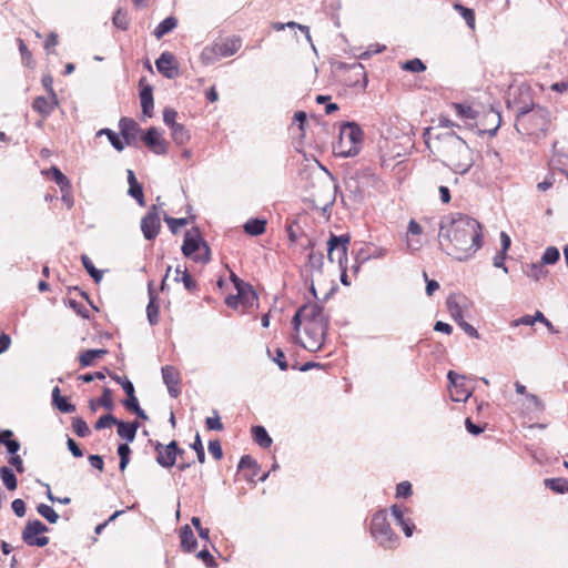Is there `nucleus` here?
<instances>
[{"label":"nucleus","instance_id":"51","mask_svg":"<svg viewBox=\"0 0 568 568\" xmlns=\"http://www.w3.org/2000/svg\"><path fill=\"white\" fill-rule=\"evenodd\" d=\"M18 44H19V51L21 54L22 62L26 65L30 67L33 63L32 53L30 52V50L28 49V47L26 45V43L22 39H18Z\"/></svg>","mask_w":568,"mask_h":568},{"label":"nucleus","instance_id":"62","mask_svg":"<svg viewBox=\"0 0 568 568\" xmlns=\"http://www.w3.org/2000/svg\"><path fill=\"white\" fill-rule=\"evenodd\" d=\"M11 507L18 517H23L26 515V504L22 499H14Z\"/></svg>","mask_w":568,"mask_h":568},{"label":"nucleus","instance_id":"36","mask_svg":"<svg viewBox=\"0 0 568 568\" xmlns=\"http://www.w3.org/2000/svg\"><path fill=\"white\" fill-rule=\"evenodd\" d=\"M545 486L558 494L568 493V480L565 478H547Z\"/></svg>","mask_w":568,"mask_h":568},{"label":"nucleus","instance_id":"44","mask_svg":"<svg viewBox=\"0 0 568 568\" xmlns=\"http://www.w3.org/2000/svg\"><path fill=\"white\" fill-rule=\"evenodd\" d=\"M560 257L559 251L555 246H549L542 254V264H555Z\"/></svg>","mask_w":568,"mask_h":568},{"label":"nucleus","instance_id":"12","mask_svg":"<svg viewBox=\"0 0 568 568\" xmlns=\"http://www.w3.org/2000/svg\"><path fill=\"white\" fill-rule=\"evenodd\" d=\"M161 229V219L156 205H152L141 220V231L148 241L154 240Z\"/></svg>","mask_w":568,"mask_h":568},{"label":"nucleus","instance_id":"21","mask_svg":"<svg viewBox=\"0 0 568 568\" xmlns=\"http://www.w3.org/2000/svg\"><path fill=\"white\" fill-rule=\"evenodd\" d=\"M58 106L57 94L52 93L49 97H38L32 103V109L42 118H48Z\"/></svg>","mask_w":568,"mask_h":568},{"label":"nucleus","instance_id":"43","mask_svg":"<svg viewBox=\"0 0 568 568\" xmlns=\"http://www.w3.org/2000/svg\"><path fill=\"white\" fill-rule=\"evenodd\" d=\"M324 264V255L322 252L312 251L308 255V265L314 271H322Z\"/></svg>","mask_w":568,"mask_h":568},{"label":"nucleus","instance_id":"37","mask_svg":"<svg viewBox=\"0 0 568 568\" xmlns=\"http://www.w3.org/2000/svg\"><path fill=\"white\" fill-rule=\"evenodd\" d=\"M453 108L456 115L462 120H475L477 116V112L469 105L454 103Z\"/></svg>","mask_w":568,"mask_h":568},{"label":"nucleus","instance_id":"46","mask_svg":"<svg viewBox=\"0 0 568 568\" xmlns=\"http://www.w3.org/2000/svg\"><path fill=\"white\" fill-rule=\"evenodd\" d=\"M544 265L542 262L541 263H536V264H531L527 271V275L531 278H534L535 281H538L542 277L546 276L547 272L546 270L544 268Z\"/></svg>","mask_w":568,"mask_h":568},{"label":"nucleus","instance_id":"17","mask_svg":"<svg viewBox=\"0 0 568 568\" xmlns=\"http://www.w3.org/2000/svg\"><path fill=\"white\" fill-rule=\"evenodd\" d=\"M142 140L153 153L158 155L166 154L168 142L155 128H150L142 136Z\"/></svg>","mask_w":568,"mask_h":568},{"label":"nucleus","instance_id":"27","mask_svg":"<svg viewBox=\"0 0 568 568\" xmlns=\"http://www.w3.org/2000/svg\"><path fill=\"white\" fill-rule=\"evenodd\" d=\"M13 433L9 429L0 430V445H4L7 447L8 453L11 455H17V452L20 449V443L16 439H12Z\"/></svg>","mask_w":568,"mask_h":568},{"label":"nucleus","instance_id":"49","mask_svg":"<svg viewBox=\"0 0 568 568\" xmlns=\"http://www.w3.org/2000/svg\"><path fill=\"white\" fill-rule=\"evenodd\" d=\"M205 425L209 430H222L223 424L216 410L213 412V416L206 417Z\"/></svg>","mask_w":568,"mask_h":568},{"label":"nucleus","instance_id":"9","mask_svg":"<svg viewBox=\"0 0 568 568\" xmlns=\"http://www.w3.org/2000/svg\"><path fill=\"white\" fill-rule=\"evenodd\" d=\"M234 283L237 293L235 295H229L225 298V304L232 308H239L241 306L245 312L256 304L257 295L251 285L244 284L237 278H234Z\"/></svg>","mask_w":568,"mask_h":568},{"label":"nucleus","instance_id":"7","mask_svg":"<svg viewBox=\"0 0 568 568\" xmlns=\"http://www.w3.org/2000/svg\"><path fill=\"white\" fill-rule=\"evenodd\" d=\"M516 112V126L518 130L523 128L527 134L531 133L527 126L529 122H534L536 129H542L546 125V110L539 106L536 108L532 102L517 106Z\"/></svg>","mask_w":568,"mask_h":568},{"label":"nucleus","instance_id":"56","mask_svg":"<svg viewBox=\"0 0 568 568\" xmlns=\"http://www.w3.org/2000/svg\"><path fill=\"white\" fill-rule=\"evenodd\" d=\"M113 24L121 30H126L129 26L126 14L118 10L113 16Z\"/></svg>","mask_w":568,"mask_h":568},{"label":"nucleus","instance_id":"14","mask_svg":"<svg viewBox=\"0 0 568 568\" xmlns=\"http://www.w3.org/2000/svg\"><path fill=\"white\" fill-rule=\"evenodd\" d=\"M446 306L450 316L456 322L464 318L465 313L468 312L471 306V302L464 294L454 293L447 296Z\"/></svg>","mask_w":568,"mask_h":568},{"label":"nucleus","instance_id":"5","mask_svg":"<svg viewBox=\"0 0 568 568\" xmlns=\"http://www.w3.org/2000/svg\"><path fill=\"white\" fill-rule=\"evenodd\" d=\"M242 47V39L237 36L225 38L205 47L201 52V59L204 63L210 64L222 58L232 57Z\"/></svg>","mask_w":568,"mask_h":568},{"label":"nucleus","instance_id":"61","mask_svg":"<svg viewBox=\"0 0 568 568\" xmlns=\"http://www.w3.org/2000/svg\"><path fill=\"white\" fill-rule=\"evenodd\" d=\"M412 494V485L408 481H402L397 485L396 496L408 497Z\"/></svg>","mask_w":568,"mask_h":568},{"label":"nucleus","instance_id":"41","mask_svg":"<svg viewBox=\"0 0 568 568\" xmlns=\"http://www.w3.org/2000/svg\"><path fill=\"white\" fill-rule=\"evenodd\" d=\"M81 261L83 267L91 275L94 282L99 283L102 280V272L94 267L92 261L87 255H82Z\"/></svg>","mask_w":568,"mask_h":568},{"label":"nucleus","instance_id":"59","mask_svg":"<svg viewBox=\"0 0 568 568\" xmlns=\"http://www.w3.org/2000/svg\"><path fill=\"white\" fill-rule=\"evenodd\" d=\"M209 452L216 460L223 457L222 446L219 440H211L209 443Z\"/></svg>","mask_w":568,"mask_h":568},{"label":"nucleus","instance_id":"38","mask_svg":"<svg viewBox=\"0 0 568 568\" xmlns=\"http://www.w3.org/2000/svg\"><path fill=\"white\" fill-rule=\"evenodd\" d=\"M103 134L108 136V140L110 141V143L116 151H122L124 149L125 143H123V141L120 139V136L115 132H113L110 129H101L98 132V135H103Z\"/></svg>","mask_w":568,"mask_h":568},{"label":"nucleus","instance_id":"63","mask_svg":"<svg viewBox=\"0 0 568 568\" xmlns=\"http://www.w3.org/2000/svg\"><path fill=\"white\" fill-rule=\"evenodd\" d=\"M54 405L59 410L63 413H73L75 410V406L68 403L64 397L60 398L58 402H54Z\"/></svg>","mask_w":568,"mask_h":568},{"label":"nucleus","instance_id":"4","mask_svg":"<svg viewBox=\"0 0 568 568\" xmlns=\"http://www.w3.org/2000/svg\"><path fill=\"white\" fill-rule=\"evenodd\" d=\"M364 140V132L355 122H346L339 129L338 141L333 145V152L339 158H351L358 154Z\"/></svg>","mask_w":568,"mask_h":568},{"label":"nucleus","instance_id":"52","mask_svg":"<svg viewBox=\"0 0 568 568\" xmlns=\"http://www.w3.org/2000/svg\"><path fill=\"white\" fill-rule=\"evenodd\" d=\"M403 69L407 70V71H410V72L418 73V72H423L426 69V67L422 62V60L416 58V59H412V60L406 61L403 64Z\"/></svg>","mask_w":568,"mask_h":568},{"label":"nucleus","instance_id":"42","mask_svg":"<svg viewBox=\"0 0 568 568\" xmlns=\"http://www.w3.org/2000/svg\"><path fill=\"white\" fill-rule=\"evenodd\" d=\"M72 429L79 437H88L91 434L88 424L80 417L73 419Z\"/></svg>","mask_w":568,"mask_h":568},{"label":"nucleus","instance_id":"25","mask_svg":"<svg viewBox=\"0 0 568 568\" xmlns=\"http://www.w3.org/2000/svg\"><path fill=\"white\" fill-rule=\"evenodd\" d=\"M244 231L251 236H258L265 232L266 221L263 219H250L244 224Z\"/></svg>","mask_w":568,"mask_h":568},{"label":"nucleus","instance_id":"55","mask_svg":"<svg viewBox=\"0 0 568 568\" xmlns=\"http://www.w3.org/2000/svg\"><path fill=\"white\" fill-rule=\"evenodd\" d=\"M178 112L173 109H165L163 112V122L170 129H173L179 123L176 122Z\"/></svg>","mask_w":568,"mask_h":568},{"label":"nucleus","instance_id":"28","mask_svg":"<svg viewBox=\"0 0 568 568\" xmlns=\"http://www.w3.org/2000/svg\"><path fill=\"white\" fill-rule=\"evenodd\" d=\"M178 26V20L174 17H168L158 24L153 34L156 39L163 38L166 33L173 31Z\"/></svg>","mask_w":568,"mask_h":568},{"label":"nucleus","instance_id":"58","mask_svg":"<svg viewBox=\"0 0 568 568\" xmlns=\"http://www.w3.org/2000/svg\"><path fill=\"white\" fill-rule=\"evenodd\" d=\"M456 323L470 337H474V338H478L479 337V334H478L477 329L473 325H470L469 323L464 321V318H460L459 321H456Z\"/></svg>","mask_w":568,"mask_h":568},{"label":"nucleus","instance_id":"1","mask_svg":"<svg viewBox=\"0 0 568 568\" xmlns=\"http://www.w3.org/2000/svg\"><path fill=\"white\" fill-rule=\"evenodd\" d=\"M438 243L448 255L466 261L483 246L481 225L468 215H447L439 224Z\"/></svg>","mask_w":568,"mask_h":568},{"label":"nucleus","instance_id":"11","mask_svg":"<svg viewBox=\"0 0 568 568\" xmlns=\"http://www.w3.org/2000/svg\"><path fill=\"white\" fill-rule=\"evenodd\" d=\"M348 235H331L327 241V257L329 262H336L338 266L347 265Z\"/></svg>","mask_w":568,"mask_h":568},{"label":"nucleus","instance_id":"10","mask_svg":"<svg viewBox=\"0 0 568 568\" xmlns=\"http://www.w3.org/2000/svg\"><path fill=\"white\" fill-rule=\"evenodd\" d=\"M49 531L48 526L42 521L34 519L27 521L22 530V540L31 547H44L49 544V538L44 536Z\"/></svg>","mask_w":568,"mask_h":568},{"label":"nucleus","instance_id":"2","mask_svg":"<svg viewBox=\"0 0 568 568\" xmlns=\"http://www.w3.org/2000/svg\"><path fill=\"white\" fill-rule=\"evenodd\" d=\"M292 324L296 337L303 325L304 337L300 342L305 349L310 352L321 349L328 327V318L321 305L317 303L303 305L293 316Z\"/></svg>","mask_w":568,"mask_h":568},{"label":"nucleus","instance_id":"57","mask_svg":"<svg viewBox=\"0 0 568 568\" xmlns=\"http://www.w3.org/2000/svg\"><path fill=\"white\" fill-rule=\"evenodd\" d=\"M239 468L244 470V469H258V465L256 464V462L248 455H245L241 458L240 460V464H239Z\"/></svg>","mask_w":568,"mask_h":568},{"label":"nucleus","instance_id":"20","mask_svg":"<svg viewBox=\"0 0 568 568\" xmlns=\"http://www.w3.org/2000/svg\"><path fill=\"white\" fill-rule=\"evenodd\" d=\"M423 227L415 220H410L408 223L407 235H406V247L410 252H415L423 246Z\"/></svg>","mask_w":568,"mask_h":568},{"label":"nucleus","instance_id":"22","mask_svg":"<svg viewBox=\"0 0 568 568\" xmlns=\"http://www.w3.org/2000/svg\"><path fill=\"white\" fill-rule=\"evenodd\" d=\"M119 129L125 140V144L130 145L138 134L139 125L133 119L121 118L119 121Z\"/></svg>","mask_w":568,"mask_h":568},{"label":"nucleus","instance_id":"48","mask_svg":"<svg viewBox=\"0 0 568 568\" xmlns=\"http://www.w3.org/2000/svg\"><path fill=\"white\" fill-rule=\"evenodd\" d=\"M164 221L166 222L170 231L174 234L178 233L181 227H183L187 224V220L184 217L175 219V217L165 216Z\"/></svg>","mask_w":568,"mask_h":568},{"label":"nucleus","instance_id":"50","mask_svg":"<svg viewBox=\"0 0 568 568\" xmlns=\"http://www.w3.org/2000/svg\"><path fill=\"white\" fill-rule=\"evenodd\" d=\"M98 404L102 407H104L108 410L113 409V398H112V392L109 388H104L102 392V395L100 396Z\"/></svg>","mask_w":568,"mask_h":568},{"label":"nucleus","instance_id":"64","mask_svg":"<svg viewBox=\"0 0 568 568\" xmlns=\"http://www.w3.org/2000/svg\"><path fill=\"white\" fill-rule=\"evenodd\" d=\"M505 258H506V253L498 252L493 258V264L495 267L503 268L505 273H508V268L505 265Z\"/></svg>","mask_w":568,"mask_h":568},{"label":"nucleus","instance_id":"35","mask_svg":"<svg viewBox=\"0 0 568 568\" xmlns=\"http://www.w3.org/2000/svg\"><path fill=\"white\" fill-rule=\"evenodd\" d=\"M0 477L7 489L14 490L17 488V477L11 468L7 466L0 467Z\"/></svg>","mask_w":568,"mask_h":568},{"label":"nucleus","instance_id":"54","mask_svg":"<svg viewBox=\"0 0 568 568\" xmlns=\"http://www.w3.org/2000/svg\"><path fill=\"white\" fill-rule=\"evenodd\" d=\"M176 273L181 274V281L187 291L193 292L196 288V282L186 271L181 272L176 268Z\"/></svg>","mask_w":568,"mask_h":568},{"label":"nucleus","instance_id":"29","mask_svg":"<svg viewBox=\"0 0 568 568\" xmlns=\"http://www.w3.org/2000/svg\"><path fill=\"white\" fill-rule=\"evenodd\" d=\"M105 354V349H87L79 356L80 365L88 367L92 365L95 359L103 357Z\"/></svg>","mask_w":568,"mask_h":568},{"label":"nucleus","instance_id":"23","mask_svg":"<svg viewBox=\"0 0 568 568\" xmlns=\"http://www.w3.org/2000/svg\"><path fill=\"white\" fill-rule=\"evenodd\" d=\"M181 547L184 551L192 552L196 549L197 541L189 525L180 529Z\"/></svg>","mask_w":568,"mask_h":568},{"label":"nucleus","instance_id":"15","mask_svg":"<svg viewBox=\"0 0 568 568\" xmlns=\"http://www.w3.org/2000/svg\"><path fill=\"white\" fill-rule=\"evenodd\" d=\"M449 381L450 397L454 402H465L470 396V389L465 385V377L449 371L447 374Z\"/></svg>","mask_w":568,"mask_h":568},{"label":"nucleus","instance_id":"8","mask_svg":"<svg viewBox=\"0 0 568 568\" xmlns=\"http://www.w3.org/2000/svg\"><path fill=\"white\" fill-rule=\"evenodd\" d=\"M371 534L384 547H392L396 536L387 523L385 510L377 511L371 520Z\"/></svg>","mask_w":568,"mask_h":568},{"label":"nucleus","instance_id":"40","mask_svg":"<svg viewBox=\"0 0 568 568\" xmlns=\"http://www.w3.org/2000/svg\"><path fill=\"white\" fill-rule=\"evenodd\" d=\"M37 511L50 524H55L59 519V515L55 513V510L47 504L38 505Z\"/></svg>","mask_w":568,"mask_h":568},{"label":"nucleus","instance_id":"16","mask_svg":"<svg viewBox=\"0 0 568 568\" xmlns=\"http://www.w3.org/2000/svg\"><path fill=\"white\" fill-rule=\"evenodd\" d=\"M387 254H388V250L386 247L378 246L373 243H364L355 252V261L357 263L356 271L358 270L361 264H363L369 260L383 258Z\"/></svg>","mask_w":568,"mask_h":568},{"label":"nucleus","instance_id":"33","mask_svg":"<svg viewBox=\"0 0 568 568\" xmlns=\"http://www.w3.org/2000/svg\"><path fill=\"white\" fill-rule=\"evenodd\" d=\"M150 301L146 306V315L151 325H155L159 322V304L156 297L151 290H149Z\"/></svg>","mask_w":568,"mask_h":568},{"label":"nucleus","instance_id":"6","mask_svg":"<svg viewBox=\"0 0 568 568\" xmlns=\"http://www.w3.org/2000/svg\"><path fill=\"white\" fill-rule=\"evenodd\" d=\"M182 253L195 262L207 263L210 261V248L202 240L197 229H192L185 233Z\"/></svg>","mask_w":568,"mask_h":568},{"label":"nucleus","instance_id":"31","mask_svg":"<svg viewBox=\"0 0 568 568\" xmlns=\"http://www.w3.org/2000/svg\"><path fill=\"white\" fill-rule=\"evenodd\" d=\"M171 136L178 145H184L191 139L190 131L181 123L171 129Z\"/></svg>","mask_w":568,"mask_h":568},{"label":"nucleus","instance_id":"19","mask_svg":"<svg viewBox=\"0 0 568 568\" xmlns=\"http://www.w3.org/2000/svg\"><path fill=\"white\" fill-rule=\"evenodd\" d=\"M158 71L168 79H173L179 74L175 57L171 52H163L155 61Z\"/></svg>","mask_w":568,"mask_h":568},{"label":"nucleus","instance_id":"13","mask_svg":"<svg viewBox=\"0 0 568 568\" xmlns=\"http://www.w3.org/2000/svg\"><path fill=\"white\" fill-rule=\"evenodd\" d=\"M155 452L156 462L164 468L174 466L178 455L183 453V450L179 448L176 442L174 440L168 445L156 443Z\"/></svg>","mask_w":568,"mask_h":568},{"label":"nucleus","instance_id":"32","mask_svg":"<svg viewBox=\"0 0 568 568\" xmlns=\"http://www.w3.org/2000/svg\"><path fill=\"white\" fill-rule=\"evenodd\" d=\"M252 435L256 444L263 448H268L272 445V438L263 426L252 427Z\"/></svg>","mask_w":568,"mask_h":568},{"label":"nucleus","instance_id":"47","mask_svg":"<svg viewBox=\"0 0 568 568\" xmlns=\"http://www.w3.org/2000/svg\"><path fill=\"white\" fill-rule=\"evenodd\" d=\"M118 422H119V420H118L113 415H111V414H106V415L101 416V417L97 420V423H95V425H94V428H95L97 430H100V429H103V428L110 427V426H112V425H116V424H118Z\"/></svg>","mask_w":568,"mask_h":568},{"label":"nucleus","instance_id":"39","mask_svg":"<svg viewBox=\"0 0 568 568\" xmlns=\"http://www.w3.org/2000/svg\"><path fill=\"white\" fill-rule=\"evenodd\" d=\"M454 8L456 11L460 13V16L465 19L467 26L474 30L475 29V13L474 10L462 6L460 3H455Z\"/></svg>","mask_w":568,"mask_h":568},{"label":"nucleus","instance_id":"60","mask_svg":"<svg viewBox=\"0 0 568 568\" xmlns=\"http://www.w3.org/2000/svg\"><path fill=\"white\" fill-rule=\"evenodd\" d=\"M273 359L278 365L281 371H286L288 368V364L285 359V354L281 348L275 349V356L273 357Z\"/></svg>","mask_w":568,"mask_h":568},{"label":"nucleus","instance_id":"30","mask_svg":"<svg viewBox=\"0 0 568 568\" xmlns=\"http://www.w3.org/2000/svg\"><path fill=\"white\" fill-rule=\"evenodd\" d=\"M521 405L524 407L523 409L525 414L540 413L544 409V406L539 398L532 394H527Z\"/></svg>","mask_w":568,"mask_h":568},{"label":"nucleus","instance_id":"53","mask_svg":"<svg viewBox=\"0 0 568 568\" xmlns=\"http://www.w3.org/2000/svg\"><path fill=\"white\" fill-rule=\"evenodd\" d=\"M191 448L195 450L197 460L203 464L205 462V453L204 447L199 434L195 435L194 442L191 445Z\"/></svg>","mask_w":568,"mask_h":568},{"label":"nucleus","instance_id":"3","mask_svg":"<svg viewBox=\"0 0 568 568\" xmlns=\"http://www.w3.org/2000/svg\"><path fill=\"white\" fill-rule=\"evenodd\" d=\"M445 163L457 174L467 173L474 165L473 150L456 134H448L443 141Z\"/></svg>","mask_w":568,"mask_h":568},{"label":"nucleus","instance_id":"34","mask_svg":"<svg viewBox=\"0 0 568 568\" xmlns=\"http://www.w3.org/2000/svg\"><path fill=\"white\" fill-rule=\"evenodd\" d=\"M48 173L52 175L61 192H67L71 189L70 180L57 166H51Z\"/></svg>","mask_w":568,"mask_h":568},{"label":"nucleus","instance_id":"45","mask_svg":"<svg viewBox=\"0 0 568 568\" xmlns=\"http://www.w3.org/2000/svg\"><path fill=\"white\" fill-rule=\"evenodd\" d=\"M128 193H129L130 196H132L133 199L136 200V202H138V204L140 206H144L145 205L143 189H142V185L140 183L130 185L129 190H128Z\"/></svg>","mask_w":568,"mask_h":568},{"label":"nucleus","instance_id":"18","mask_svg":"<svg viewBox=\"0 0 568 568\" xmlns=\"http://www.w3.org/2000/svg\"><path fill=\"white\" fill-rule=\"evenodd\" d=\"M162 377L170 396L173 398L179 397L181 394V377L179 371L171 365H166L162 367Z\"/></svg>","mask_w":568,"mask_h":568},{"label":"nucleus","instance_id":"24","mask_svg":"<svg viewBox=\"0 0 568 568\" xmlns=\"http://www.w3.org/2000/svg\"><path fill=\"white\" fill-rule=\"evenodd\" d=\"M118 435L125 439L126 442H133L138 432V428L140 427V424L138 422H121L119 420L118 424Z\"/></svg>","mask_w":568,"mask_h":568},{"label":"nucleus","instance_id":"26","mask_svg":"<svg viewBox=\"0 0 568 568\" xmlns=\"http://www.w3.org/2000/svg\"><path fill=\"white\" fill-rule=\"evenodd\" d=\"M140 102L142 112L145 116L151 118L153 114V95L150 87L144 88L140 92Z\"/></svg>","mask_w":568,"mask_h":568}]
</instances>
